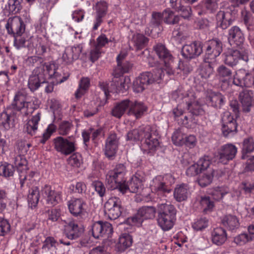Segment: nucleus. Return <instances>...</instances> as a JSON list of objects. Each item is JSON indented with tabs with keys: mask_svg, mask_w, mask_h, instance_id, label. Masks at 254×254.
Segmentation results:
<instances>
[{
	"mask_svg": "<svg viewBox=\"0 0 254 254\" xmlns=\"http://www.w3.org/2000/svg\"><path fill=\"white\" fill-rule=\"evenodd\" d=\"M126 173V168L123 164H118L108 171L106 176V182L112 189H118L122 194L129 190L128 184L122 182Z\"/></svg>",
	"mask_w": 254,
	"mask_h": 254,
	"instance_id": "1",
	"label": "nucleus"
},
{
	"mask_svg": "<svg viewBox=\"0 0 254 254\" xmlns=\"http://www.w3.org/2000/svg\"><path fill=\"white\" fill-rule=\"evenodd\" d=\"M157 221L158 225L164 231L172 228L176 220L177 210L170 203H161L157 206Z\"/></svg>",
	"mask_w": 254,
	"mask_h": 254,
	"instance_id": "2",
	"label": "nucleus"
},
{
	"mask_svg": "<svg viewBox=\"0 0 254 254\" xmlns=\"http://www.w3.org/2000/svg\"><path fill=\"white\" fill-rule=\"evenodd\" d=\"M174 183L175 179L171 174L158 176L152 180L150 188L157 197L163 200L165 199L166 194L171 192V186Z\"/></svg>",
	"mask_w": 254,
	"mask_h": 254,
	"instance_id": "3",
	"label": "nucleus"
},
{
	"mask_svg": "<svg viewBox=\"0 0 254 254\" xmlns=\"http://www.w3.org/2000/svg\"><path fill=\"white\" fill-rule=\"evenodd\" d=\"M5 27L8 33L13 34L14 37V47L17 49L24 47L26 40L21 36L25 31V27L21 18L15 16L8 19Z\"/></svg>",
	"mask_w": 254,
	"mask_h": 254,
	"instance_id": "4",
	"label": "nucleus"
},
{
	"mask_svg": "<svg viewBox=\"0 0 254 254\" xmlns=\"http://www.w3.org/2000/svg\"><path fill=\"white\" fill-rule=\"evenodd\" d=\"M163 76L161 69H156L153 72H143L133 81V90L136 93L142 92L149 84L159 83Z\"/></svg>",
	"mask_w": 254,
	"mask_h": 254,
	"instance_id": "5",
	"label": "nucleus"
},
{
	"mask_svg": "<svg viewBox=\"0 0 254 254\" xmlns=\"http://www.w3.org/2000/svg\"><path fill=\"white\" fill-rule=\"evenodd\" d=\"M26 94L23 90L18 91L15 94L13 101L10 106L7 108L12 111V113L15 114V112H21L25 115H28L33 112L32 106L33 104L30 102L25 101Z\"/></svg>",
	"mask_w": 254,
	"mask_h": 254,
	"instance_id": "6",
	"label": "nucleus"
},
{
	"mask_svg": "<svg viewBox=\"0 0 254 254\" xmlns=\"http://www.w3.org/2000/svg\"><path fill=\"white\" fill-rule=\"evenodd\" d=\"M153 50L159 59L163 62V67L159 68L162 70V74L164 75V71H165L169 75L173 74L174 70L172 69L173 58L170 52L164 45L161 44L155 45L153 47Z\"/></svg>",
	"mask_w": 254,
	"mask_h": 254,
	"instance_id": "7",
	"label": "nucleus"
},
{
	"mask_svg": "<svg viewBox=\"0 0 254 254\" xmlns=\"http://www.w3.org/2000/svg\"><path fill=\"white\" fill-rule=\"evenodd\" d=\"M144 136L142 140L141 149L144 153L153 155L159 146V142L156 137H154L151 127L149 126L145 127Z\"/></svg>",
	"mask_w": 254,
	"mask_h": 254,
	"instance_id": "8",
	"label": "nucleus"
},
{
	"mask_svg": "<svg viewBox=\"0 0 254 254\" xmlns=\"http://www.w3.org/2000/svg\"><path fill=\"white\" fill-rule=\"evenodd\" d=\"M53 142L55 149L65 155H69L76 150V141L72 136L68 138L58 136L53 139Z\"/></svg>",
	"mask_w": 254,
	"mask_h": 254,
	"instance_id": "9",
	"label": "nucleus"
},
{
	"mask_svg": "<svg viewBox=\"0 0 254 254\" xmlns=\"http://www.w3.org/2000/svg\"><path fill=\"white\" fill-rule=\"evenodd\" d=\"M46 71L43 65L36 67L30 75L28 80V87L32 92L37 90L46 82Z\"/></svg>",
	"mask_w": 254,
	"mask_h": 254,
	"instance_id": "10",
	"label": "nucleus"
},
{
	"mask_svg": "<svg viewBox=\"0 0 254 254\" xmlns=\"http://www.w3.org/2000/svg\"><path fill=\"white\" fill-rule=\"evenodd\" d=\"M69 212L74 217L83 219L88 215L87 204L81 198H71L67 201Z\"/></svg>",
	"mask_w": 254,
	"mask_h": 254,
	"instance_id": "11",
	"label": "nucleus"
},
{
	"mask_svg": "<svg viewBox=\"0 0 254 254\" xmlns=\"http://www.w3.org/2000/svg\"><path fill=\"white\" fill-rule=\"evenodd\" d=\"M221 123L222 132L224 136L231 137L237 133V124L229 112L226 111L222 115Z\"/></svg>",
	"mask_w": 254,
	"mask_h": 254,
	"instance_id": "12",
	"label": "nucleus"
},
{
	"mask_svg": "<svg viewBox=\"0 0 254 254\" xmlns=\"http://www.w3.org/2000/svg\"><path fill=\"white\" fill-rule=\"evenodd\" d=\"M122 207L121 201L117 197H110L104 204L105 214L111 220H115L122 214Z\"/></svg>",
	"mask_w": 254,
	"mask_h": 254,
	"instance_id": "13",
	"label": "nucleus"
},
{
	"mask_svg": "<svg viewBox=\"0 0 254 254\" xmlns=\"http://www.w3.org/2000/svg\"><path fill=\"white\" fill-rule=\"evenodd\" d=\"M120 144V137L115 132H111L107 137L104 148L106 156L110 159H113L116 156Z\"/></svg>",
	"mask_w": 254,
	"mask_h": 254,
	"instance_id": "14",
	"label": "nucleus"
},
{
	"mask_svg": "<svg viewBox=\"0 0 254 254\" xmlns=\"http://www.w3.org/2000/svg\"><path fill=\"white\" fill-rule=\"evenodd\" d=\"M224 63L231 66L236 65L241 59L245 62L249 60L248 51L240 52L237 50L229 49L223 54Z\"/></svg>",
	"mask_w": 254,
	"mask_h": 254,
	"instance_id": "15",
	"label": "nucleus"
},
{
	"mask_svg": "<svg viewBox=\"0 0 254 254\" xmlns=\"http://www.w3.org/2000/svg\"><path fill=\"white\" fill-rule=\"evenodd\" d=\"M91 231L92 236L96 239H99L102 237H111L113 229L112 225L109 222L97 221L92 224Z\"/></svg>",
	"mask_w": 254,
	"mask_h": 254,
	"instance_id": "16",
	"label": "nucleus"
},
{
	"mask_svg": "<svg viewBox=\"0 0 254 254\" xmlns=\"http://www.w3.org/2000/svg\"><path fill=\"white\" fill-rule=\"evenodd\" d=\"M62 224L64 227V234L68 239H76L83 233L82 229L72 218L62 220Z\"/></svg>",
	"mask_w": 254,
	"mask_h": 254,
	"instance_id": "17",
	"label": "nucleus"
},
{
	"mask_svg": "<svg viewBox=\"0 0 254 254\" xmlns=\"http://www.w3.org/2000/svg\"><path fill=\"white\" fill-rule=\"evenodd\" d=\"M238 152L237 147L232 143H227L220 147L218 151V157L220 162L225 164L235 158Z\"/></svg>",
	"mask_w": 254,
	"mask_h": 254,
	"instance_id": "18",
	"label": "nucleus"
},
{
	"mask_svg": "<svg viewBox=\"0 0 254 254\" xmlns=\"http://www.w3.org/2000/svg\"><path fill=\"white\" fill-rule=\"evenodd\" d=\"M202 43L200 41H194L185 45L182 50L183 56L187 59H192L199 56L203 51Z\"/></svg>",
	"mask_w": 254,
	"mask_h": 254,
	"instance_id": "19",
	"label": "nucleus"
},
{
	"mask_svg": "<svg viewBox=\"0 0 254 254\" xmlns=\"http://www.w3.org/2000/svg\"><path fill=\"white\" fill-rule=\"evenodd\" d=\"M205 54L210 59H215L219 56L222 52L223 44L218 39L210 40L205 44Z\"/></svg>",
	"mask_w": 254,
	"mask_h": 254,
	"instance_id": "20",
	"label": "nucleus"
},
{
	"mask_svg": "<svg viewBox=\"0 0 254 254\" xmlns=\"http://www.w3.org/2000/svg\"><path fill=\"white\" fill-rule=\"evenodd\" d=\"M42 195L44 197L47 203L55 205L62 200V193L53 190L51 186L45 185L41 190Z\"/></svg>",
	"mask_w": 254,
	"mask_h": 254,
	"instance_id": "21",
	"label": "nucleus"
},
{
	"mask_svg": "<svg viewBox=\"0 0 254 254\" xmlns=\"http://www.w3.org/2000/svg\"><path fill=\"white\" fill-rule=\"evenodd\" d=\"M244 40V34L238 26H234L229 29L228 41L231 45L240 46Z\"/></svg>",
	"mask_w": 254,
	"mask_h": 254,
	"instance_id": "22",
	"label": "nucleus"
},
{
	"mask_svg": "<svg viewBox=\"0 0 254 254\" xmlns=\"http://www.w3.org/2000/svg\"><path fill=\"white\" fill-rule=\"evenodd\" d=\"M127 115L133 116L136 119L141 118L146 112L147 107L141 102L129 100Z\"/></svg>",
	"mask_w": 254,
	"mask_h": 254,
	"instance_id": "23",
	"label": "nucleus"
},
{
	"mask_svg": "<svg viewBox=\"0 0 254 254\" xmlns=\"http://www.w3.org/2000/svg\"><path fill=\"white\" fill-rule=\"evenodd\" d=\"M26 172L20 174L19 176L20 188L25 190V187L30 189L32 185L36 184L39 179V175L38 173L35 172H30L28 175H26Z\"/></svg>",
	"mask_w": 254,
	"mask_h": 254,
	"instance_id": "24",
	"label": "nucleus"
},
{
	"mask_svg": "<svg viewBox=\"0 0 254 254\" xmlns=\"http://www.w3.org/2000/svg\"><path fill=\"white\" fill-rule=\"evenodd\" d=\"M206 101L209 106L220 108L224 104V97L221 93L210 90L207 92Z\"/></svg>",
	"mask_w": 254,
	"mask_h": 254,
	"instance_id": "25",
	"label": "nucleus"
},
{
	"mask_svg": "<svg viewBox=\"0 0 254 254\" xmlns=\"http://www.w3.org/2000/svg\"><path fill=\"white\" fill-rule=\"evenodd\" d=\"M173 194L174 198L178 202L186 200L190 194V189L187 184L178 185L175 187Z\"/></svg>",
	"mask_w": 254,
	"mask_h": 254,
	"instance_id": "26",
	"label": "nucleus"
},
{
	"mask_svg": "<svg viewBox=\"0 0 254 254\" xmlns=\"http://www.w3.org/2000/svg\"><path fill=\"white\" fill-rule=\"evenodd\" d=\"M217 26L222 29H226L232 23L233 19L231 13L220 10L216 15Z\"/></svg>",
	"mask_w": 254,
	"mask_h": 254,
	"instance_id": "27",
	"label": "nucleus"
},
{
	"mask_svg": "<svg viewBox=\"0 0 254 254\" xmlns=\"http://www.w3.org/2000/svg\"><path fill=\"white\" fill-rule=\"evenodd\" d=\"M253 92L252 90L245 89L240 93L239 98L242 105L243 109L246 112H249L252 106Z\"/></svg>",
	"mask_w": 254,
	"mask_h": 254,
	"instance_id": "28",
	"label": "nucleus"
},
{
	"mask_svg": "<svg viewBox=\"0 0 254 254\" xmlns=\"http://www.w3.org/2000/svg\"><path fill=\"white\" fill-rule=\"evenodd\" d=\"M129 99H126L116 103L111 111L112 116L120 119L128 110Z\"/></svg>",
	"mask_w": 254,
	"mask_h": 254,
	"instance_id": "29",
	"label": "nucleus"
},
{
	"mask_svg": "<svg viewBox=\"0 0 254 254\" xmlns=\"http://www.w3.org/2000/svg\"><path fill=\"white\" fill-rule=\"evenodd\" d=\"M227 239L226 232L221 227L214 228L211 232V241L217 246H221Z\"/></svg>",
	"mask_w": 254,
	"mask_h": 254,
	"instance_id": "30",
	"label": "nucleus"
},
{
	"mask_svg": "<svg viewBox=\"0 0 254 254\" xmlns=\"http://www.w3.org/2000/svg\"><path fill=\"white\" fill-rule=\"evenodd\" d=\"M14 114L12 113V111L7 109L5 112H3L1 114L0 124L5 130H8L14 127Z\"/></svg>",
	"mask_w": 254,
	"mask_h": 254,
	"instance_id": "31",
	"label": "nucleus"
},
{
	"mask_svg": "<svg viewBox=\"0 0 254 254\" xmlns=\"http://www.w3.org/2000/svg\"><path fill=\"white\" fill-rule=\"evenodd\" d=\"M40 119L41 113L38 112L27 121L24 126L25 131L31 135H34L38 129V124Z\"/></svg>",
	"mask_w": 254,
	"mask_h": 254,
	"instance_id": "32",
	"label": "nucleus"
},
{
	"mask_svg": "<svg viewBox=\"0 0 254 254\" xmlns=\"http://www.w3.org/2000/svg\"><path fill=\"white\" fill-rule=\"evenodd\" d=\"M132 244V238L127 233L122 234L119 238V242L117 245L119 252L125 251L130 247Z\"/></svg>",
	"mask_w": 254,
	"mask_h": 254,
	"instance_id": "33",
	"label": "nucleus"
},
{
	"mask_svg": "<svg viewBox=\"0 0 254 254\" xmlns=\"http://www.w3.org/2000/svg\"><path fill=\"white\" fill-rule=\"evenodd\" d=\"M216 77L223 82H227L232 76V70L224 65H221L216 69Z\"/></svg>",
	"mask_w": 254,
	"mask_h": 254,
	"instance_id": "34",
	"label": "nucleus"
},
{
	"mask_svg": "<svg viewBox=\"0 0 254 254\" xmlns=\"http://www.w3.org/2000/svg\"><path fill=\"white\" fill-rule=\"evenodd\" d=\"M27 199L29 206L33 208L35 207L39 200L40 192L37 187H32L28 190Z\"/></svg>",
	"mask_w": 254,
	"mask_h": 254,
	"instance_id": "35",
	"label": "nucleus"
},
{
	"mask_svg": "<svg viewBox=\"0 0 254 254\" xmlns=\"http://www.w3.org/2000/svg\"><path fill=\"white\" fill-rule=\"evenodd\" d=\"M254 152V138L248 137L245 138L243 142L242 158L245 159L249 156V153Z\"/></svg>",
	"mask_w": 254,
	"mask_h": 254,
	"instance_id": "36",
	"label": "nucleus"
},
{
	"mask_svg": "<svg viewBox=\"0 0 254 254\" xmlns=\"http://www.w3.org/2000/svg\"><path fill=\"white\" fill-rule=\"evenodd\" d=\"M90 86V80L87 77L82 78L79 83L78 87L74 93L76 99H80L88 90Z\"/></svg>",
	"mask_w": 254,
	"mask_h": 254,
	"instance_id": "37",
	"label": "nucleus"
},
{
	"mask_svg": "<svg viewBox=\"0 0 254 254\" xmlns=\"http://www.w3.org/2000/svg\"><path fill=\"white\" fill-rule=\"evenodd\" d=\"M125 57L126 55L121 54L117 57V70H119L120 74L127 72L131 67V64L129 63L124 61Z\"/></svg>",
	"mask_w": 254,
	"mask_h": 254,
	"instance_id": "38",
	"label": "nucleus"
},
{
	"mask_svg": "<svg viewBox=\"0 0 254 254\" xmlns=\"http://www.w3.org/2000/svg\"><path fill=\"white\" fill-rule=\"evenodd\" d=\"M14 164L16 167L19 175L20 174L26 172L27 170V161L22 155H17L14 158Z\"/></svg>",
	"mask_w": 254,
	"mask_h": 254,
	"instance_id": "39",
	"label": "nucleus"
},
{
	"mask_svg": "<svg viewBox=\"0 0 254 254\" xmlns=\"http://www.w3.org/2000/svg\"><path fill=\"white\" fill-rule=\"evenodd\" d=\"M144 127H140L138 129H134L128 132L127 134V139L132 141H136L139 140H142L144 136Z\"/></svg>",
	"mask_w": 254,
	"mask_h": 254,
	"instance_id": "40",
	"label": "nucleus"
},
{
	"mask_svg": "<svg viewBox=\"0 0 254 254\" xmlns=\"http://www.w3.org/2000/svg\"><path fill=\"white\" fill-rule=\"evenodd\" d=\"M222 222L224 226L231 230L238 228L239 225L237 218L235 216L230 214L225 216Z\"/></svg>",
	"mask_w": 254,
	"mask_h": 254,
	"instance_id": "41",
	"label": "nucleus"
},
{
	"mask_svg": "<svg viewBox=\"0 0 254 254\" xmlns=\"http://www.w3.org/2000/svg\"><path fill=\"white\" fill-rule=\"evenodd\" d=\"M138 211L142 217L143 220L151 219L155 217L156 209L153 206H143L140 208Z\"/></svg>",
	"mask_w": 254,
	"mask_h": 254,
	"instance_id": "42",
	"label": "nucleus"
},
{
	"mask_svg": "<svg viewBox=\"0 0 254 254\" xmlns=\"http://www.w3.org/2000/svg\"><path fill=\"white\" fill-rule=\"evenodd\" d=\"M58 244L57 241L52 237H48L44 241L42 249L43 253L52 254Z\"/></svg>",
	"mask_w": 254,
	"mask_h": 254,
	"instance_id": "43",
	"label": "nucleus"
},
{
	"mask_svg": "<svg viewBox=\"0 0 254 254\" xmlns=\"http://www.w3.org/2000/svg\"><path fill=\"white\" fill-rule=\"evenodd\" d=\"M162 16L165 22L169 24H177L180 20L179 16L175 15L174 13L169 9L164 10L162 13Z\"/></svg>",
	"mask_w": 254,
	"mask_h": 254,
	"instance_id": "44",
	"label": "nucleus"
},
{
	"mask_svg": "<svg viewBox=\"0 0 254 254\" xmlns=\"http://www.w3.org/2000/svg\"><path fill=\"white\" fill-rule=\"evenodd\" d=\"M185 136L184 128L180 127L173 132L172 136V140L174 144L182 146L184 144Z\"/></svg>",
	"mask_w": 254,
	"mask_h": 254,
	"instance_id": "45",
	"label": "nucleus"
},
{
	"mask_svg": "<svg viewBox=\"0 0 254 254\" xmlns=\"http://www.w3.org/2000/svg\"><path fill=\"white\" fill-rule=\"evenodd\" d=\"M185 105L188 108L190 113L193 116H198L203 114L204 111L200 105L197 102H193L188 103L187 100H185Z\"/></svg>",
	"mask_w": 254,
	"mask_h": 254,
	"instance_id": "46",
	"label": "nucleus"
},
{
	"mask_svg": "<svg viewBox=\"0 0 254 254\" xmlns=\"http://www.w3.org/2000/svg\"><path fill=\"white\" fill-rule=\"evenodd\" d=\"M214 71V67L209 62H205L200 67L199 74L204 79H207L210 77Z\"/></svg>",
	"mask_w": 254,
	"mask_h": 254,
	"instance_id": "47",
	"label": "nucleus"
},
{
	"mask_svg": "<svg viewBox=\"0 0 254 254\" xmlns=\"http://www.w3.org/2000/svg\"><path fill=\"white\" fill-rule=\"evenodd\" d=\"M114 82L118 83L116 86L117 90L123 93L127 91L130 86V80L128 76L123 77L119 79L116 78Z\"/></svg>",
	"mask_w": 254,
	"mask_h": 254,
	"instance_id": "48",
	"label": "nucleus"
},
{
	"mask_svg": "<svg viewBox=\"0 0 254 254\" xmlns=\"http://www.w3.org/2000/svg\"><path fill=\"white\" fill-rule=\"evenodd\" d=\"M199 203L205 213L211 211L214 206V201L210 198V196L201 197Z\"/></svg>",
	"mask_w": 254,
	"mask_h": 254,
	"instance_id": "49",
	"label": "nucleus"
},
{
	"mask_svg": "<svg viewBox=\"0 0 254 254\" xmlns=\"http://www.w3.org/2000/svg\"><path fill=\"white\" fill-rule=\"evenodd\" d=\"M241 16L248 31L250 32H254V24L253 25L251 22V13L244 9L241 11Z\"/></svg>",
	"mask_w": 254,
	"mask_h": 254,
	"instance_id": "50",
	"label": "nucleus"
},
{
	"mask_svg": "<svg viewBox=\"0 0 254 254\" xmlns=\"http://www.w3.org/2000/svg\"><path fill=\"white\" fill-rule=\"evenodd\" d=\"M132 41L136 49L139 50L145 47L148 42V39L142 34H137L133 36Z\"/></svg>",
	"mask_w": 254,
	"mask_h": 254,
	"instance_id": "51",
	"label": "nucleus"
},
{
	"mask_svg": "<svg viewBox=\"0 0 254 254\" xmlns=\"http://www.w3.org/2000/svg\"><path fill=\"white\" fill-rule=\"evenodd\" d=\"M15 169L11 164H2L0 165V176L5 178L11 177L13 175Z\"/></svg>",
	"mask_w": 254,
	"mask_h": 254,
	"instance_id": "52",
	"label": "nucleus"
},
{
	"mask_svg": "<svg viewBox=\"0 0 254 254\" xmlns=\"http://www.w3.org/2000/svg\"><path fill=\"white\" fill-rule=\"evenodd\" d=\"M56 126L54 124H50L43 133L42 137H40V139L39 140V142L42 144L45 143V142L50 138L52 133L56 131Z\"/></svg>",
	"mask_w": 254,
	"mask_h": 254,
	"instance_id": "53",
	"label": "nucleus"
},
{
	"mask_svg": "<svg viewBox=\"0 0 254 254\" xmlns=\"http://www.w3.org/2000/svg\"><path fill=\"white\" fill-rule=\"evenodd\" d=\"M23 0H8V9L9 12L17 13L22 8L21 3Z\"/></svg>",
	"mask_w": 254,
	"mask_h": 254,
	"instance_id": "54",
	"label": "nucleus"
},
{
	"mask_svg": "<svg viewBox=\"0 0 254 254\" xmlns=\"http://www.w3.org/2000/svg\"><path fill=\"white\" fill-rule=\"evenodd\" d=\"M67 162L69 165L73 167L78 168L82 163V156L79 153H74L68 158Z\"/></svg>",
	"mask_w": 254,
	"mask_h": 254,
	"instance_id": "55",
	"label": "nucleus"
},
{
	"mask_svg": "<svg viewBox=\"0 0 254 254\" xmlns=\"http://www.w3.org/2000/svg\"><path fill=\"white\" fill-rule=\"evenodd\" d=\"M213 171H211L209 173H204L198 179V184L202 187H205L209 185L213 178Z\"/></svg>",
	"mask_w": 254,
	"mask_h": 254,
	"instance_id": "56",
	"label": "nucleus"
},
{
	"mask_svg": "<svg viewBox=\"0 0 254 254\" xmlns=\"http://www.w3.org/2000/svg\"><path fill=\"white\" fill-rule=\"evenodd\" d=\"M46 68L50 78H56L58 83H61L67 79V77L66 76L63 77L62 79L60 78L61 74L58 69H52L51 66L48 65L46 66Z\"/></svg>",
	"mask_w": 254,
	"mask_h": 254,
	"instance_id": "57",
	"label": "nucleus"
},
{
	"mask_svg": "<svg viewBox=\"0 0 254 254\" xmlns=\"http://www.w3.org/2000/svg\"><path fill=\"white\" fill-rule=\"evenodd\" d=\"M253 239V236L247 233H242L234 238V242L237 245L242 246Z\"/></svg>",
	"mask_w": 254,
	"mask_h": 254,
	"instance_id": "58",
	"label": "nucleus"
},
{
	"mask_svg": "<svg viewBox=\"0 0 254 254\" xmlns=\"http://www.w3.org/2000/svg\"><path fill=\"white\" fill-rule=\"evenodd\" d=\"M143 221L142 217L140 214H139V212L137 211L135 214L128 217L127 219L126 222L129 225L139 227L141 226Z\"/></svg>",
	"mask_w": 254,
	"mask_h": 254,
	"instance_id": "59",
	"label": "nucleus"
},
{
	"mask_svg": "<svg viewBox=\"0 0 254 254\" xmlns=\"http://www.w3.org/2000/svg\"><path fill=\"white\" fill-rule=\"evenodd\" d=\"M95 14L104 16L106 15L108 10V4L104 1L98 2L95 6Z\"/></svg>",
	"mask_w": 254,
	"mask_h": 254,
	"instance_id": "60",
	"label": "nucleus"
},
{
	"mask_svg": "<svg viewBox=\"0 0 254 254\" xmlns=\"http://www.w3.org/2000/svg\"><path fill=\"white\" fill-rule=\"evenodd\" d=\"M73 127V126L70 122L68 121L62 122L59 126V133L62 135H66L69 133Z\"/></svg>",
	"mask_w": 254,
	"mask_h": 254,
	"instance_id": "61",
	"label": "nucleus"
},
{
	"mask_svg": "<svg viewBox=\"0 0 254 254\" xmlns=\"http://www.w3.org/2000/svg\"><path fill=\"white\" fill-rule=\"evenodd\" d=\"M208 220L205 217L196 220L192 224V228L196 231H201L208 226Z\"/></svg>",
	"mask_w": 254,
	"mask_h": 254,
	"instance_id": "62",
	"label": "nucleus"
},
{
	"mask_svg": "<svg viewBox=\"0 0 254 254\" xmlns=\"http://www.w3.org/2000/svg\"><path fill=\"white\" fill-rule=\"evenodd\" d=\"M228 190L222 187L215 188L211 192L213 199L219 200L223 198L224 195L228 193Z\"/></svg>",
	"mask_w": 254,
	"mask_h": 254,
	"instance_id": "63",
	"label": "nucleus"
},
{
	"mask_svg": "<svg viewBox=\"0 0 254 254\" xmlns=\"http://www.w3.org/2000/svg\"><path fill=\"white\" fill-rule=\"evenodd\" d=\"M188 94L182 89H179L172 93V98L179 104H182L181 101L188 98Z\"/></svg>",
	"mask_w": 254,
	"mask_h": 254,
	"instance_id": "64",
	"label": "nucleus"
}]
</instances>
